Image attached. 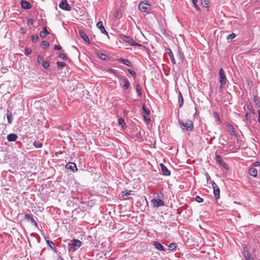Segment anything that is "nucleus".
Returning a JSON list of instances; mask_svg holds the SVG:
<instances>
[{
    "instance_id": "1",
    "label": "nucleus",
    "mask_w": 260,
    "mask_h": 260,
    "mask_svg": "<svg viewBox=\"0 0 260 260\" xmlns=\"http://www.w3.org/2000/svg\"><path fill=\"white\" fill-rule=\"evenodd\" d=\"M178 122L182 131L186 132H191L193 131L194 125L191 120H187L185 122H184L183 120L179 119Z\"/></svg>"
},
{
    "instance_id": "2",
    "label": "nucleus",
    "mask_w": 260,
    "mask_h": 260,
    "mask_svg": "<svg viewBox=\"0 0 260 260\" xmlns=\"http://www.w3.org/2000/svg\"><path fill=\"white\" fill-rule=\"evenodd\" d=\"M219 82L220 83V88L223 90L228 82V79L222 68H220L219 71Z\"/></svg>"
},
{
    "instance_id": "3",
    "label": "nucleus",
    "mask_w": 260,
    "mask_h": 260,
    "mask_svg": "<svg viewBox=\"0 0 260 260\" xmlns=\"http://www.w3.org/2000/svg\"><path fill=\"white\" fill-rule=\"evenodd\" d=\"M119 37L124 42L128 43L131 46L139 47L142 46L141 44L136 42L132 38L128 36L123 34H119Z\"/></svg>"
},
{
    "instance_id": "4",
    "label": "nucleus",
    "mask_w": 260,
    "mask_h": 260,
    "mask_svg": "<svg viewBox=\"0 0 260 260\" xmlns=\"http://www.w3.org/2000/svg\"><path fill=\"white\" fill-rule=\"evenodd\" d=\"M82 244V242L77 239H73L68 244V249L69 251H74L79 248Z\"/></svg>"
},
{
    "instance_id": "5",
    "label": "nucleus",
    "mask_w": 260,
    "mask_h": 260,
    "mask_svg": "<svg viewBox=\"0 0 260 260\" xmlns=\"http://www.w3.org/2000/svg\"><path fill=\"white\" fill-rule=\"evenodd\" d=\"M139 9L142 12L149 13L151 10V5L149 3L142 2L139 5Z\"/></svg>"
},
{
    "instance_id": "6",
    "label": "nucleus",
    "mask_w": 260,
    "mask_h": 260,
    "mask_svg": "<svg viewBox=\"0 0 260 260\" xmlns=\"http://www.w3.org/2000/svg\"><path fill=\"white\" fill-rule=\"evenodd\" d=\"M212 186L213 188V193L216 200L220 198V189L217 185L214 182H212Z\"/></svg>"
},
{
    "instance_id": "7",
    "label": "nucleus",
    "mask_w": 260,
    "mask_h": 260,
    "mask_svg": "<svg viewBox=\"0 0 260 260\" xmlns=\"http://www.w3.org/2000/svg\"><path fill=\"white\" fill-rule=\"evenodd\" d=\"M59 7L65 11H70L71 10V7L68 3L67 0H61L59 4Z\"/></svg>"
},
{
    "instance_id": "8",
    "label": "nucleus",
    "mask_w": 260,
    "mask_h": 260,
    "mask_svg": "<svg viewBox=\"0 0 260 260\" xmlns=\"http://www.w3.org/2000/svg\"><path fill=\"white\" fill-rule=\"evenodd\" d=\"M151 203L155 208L163 206L165 205L164 202L161 199H153L151 200Z\"/></svg>"
},
{
    "instance_id": "9",
    "label": "nucleus",
    "mask_w": 260,
    "mask_h": 260,
    "mask_svg": "<svg viewBox=\"0 0 260 260\" xmlns=\"http://www.w3.org/2000/svg\"><path fill=\"white\" fill-rule=\"evenodd\" d=\"M66 168L73 171V172L77 171L78 170L76 165L75 163L73 162L67 164L66 166Z\"/></svg>"
},
{
    "instance_id": "10",
    "label": "nucleus",
    "mask_w": 260,
    "mask_h": 260,
    "mask_svg": "<svg viewBox=\"0 0 260 260\" xmlns=\"http://www.w3.org/2000/svg\"><path fill=\"white\" fill-rule=\"evenodd\" d=\"M25 218L31 222L36 227H38V224L34 217L29 214L26 213L25 214Z\"/></svg>"
},
{
    "instance_id": "11",
    "label": "nucleus",
    "mask_w": 260,
    "mask_h": 260,
    "mask_svg": "<svg viewBox=\"0 0 260 260\" xmlns=\"http://www.w3.org/2000/svg\"><path fill=\"white\" fill-rule=\"evenodd\" d=\"M96 26L100 29V30L102 34L108 35V32L105 29V28L103 25V23L102 21H100V22H98L96 24Z\"/></svg>"
},
{
    "instance_id": "12",
    "label": "nucleus",
    "mask_w": 260,
    "mask_h": 260,
    "mask_svg": "<svg viewBox=\"0 0 260 260\" xmlns=\"http://www.w3.org/2000/svg\"><path fill=\"white\" fill-rule=\"evenodd\" d=\"M160 165L163 175L165 176L170 175V171L167 168V167L162 164H160Z\"/></svg>"
},
{
    "instance_id": "13",
    "label": "nucleus",
    "mask_w": 260,
    "mask_h": 260,
    "mask_svg": "<svg viewBox=\"0 0 260 260\" xmlns=\"http://www.w3.org/2000/svg\"><path fill=\"white\" fill-rule=\"evenodd\" d=\"M154 247L157 250L161 251H165V248L159 242L154 241L153 244Z\"/></svg>"
},
{
    "instance_id": "14",
    "label": "nucleus",
    "mask_w": 260,
    "mask_h": 260,
    "mask_svg": "<svg viewBox=\"0 0 260 260\" xmlns=\"http://www.w3.org/2000/svg\"><path fill=\"white\" fill-rule=\"evenodd\" d=\"M7 138L9 142H14L18 138V136L15 134H10L7 135Z\"/></svg>"
},
{
    "instance_id": "15",
    "label": "nucleus",
    "mask_w": 260,
    "mask_h": 260,
    "mask_svg": "<svg viewBox=\"0 0 260 260\" xmlns=\"http://www.w3.org/2000/svg\"><path fill=\"white\" fill-rule=\"evenodd\" d=\"M21 7L25 9H29L31 8V4L25 0H22L21 2Z\"/></svg>"
},
{
    "instance_id": "16",
    "label": "nucleus",
    "mask_w": 260,
    "mask_h": 260,
    "mask_svg": "<svg viewBox=\"0 0 260 260\" xmlns=\"http://www.w3.org/2000/svg\"><path fill=\"white\" fill-rule=\"evenodd\" d=\"M48 34H49V32L47 30V27L44 26L43 29L40 31V36L42 38L44 39Z\"/></svg>"
},
{
    "instance_id": "17",
    "label": "nucleus",
    "mask_w": 260,
    "mask_h": 260,
    "mask_svg": "<svg viewBox=\"0 0 260 260\" xmlns=\"http://www.w3.org/2000/svg\"><path fill=\"white\" fill-rule=\"evenodd\" d=\"M117 60L119 62L122 63L123 64H125V66H126L127 67H132L131 63L127 59H123V58H118L117 59Z\"/></svg>"
},
{
    "instance_id": "18",
    "label": "nucleus",
    "mask_w": 260,
    "mask_h": 260,
    "mask_svg": "<svg viewBox=\"0 0 260 260\" xmlns=\"http://www.w3.org/2000/svg\"><path fill=\"white\" fill-rule=\"evenodd\" d=\"M249 174L254 177L257 176V170L254 167H251L248 170Z\"/></svg>"
},
{
    "instance_id": "19",
    "label": "nucleus",
    "mask_w": 260,
    "mask_h": 260,
    "mask_svg": "<svg viewBox=\"0 0 260 260\" xmlns=\"http://www.w3.org/2000/svg\"><path fill=\"white\" fill-rule=\"evenodd\" d=\"M80 36H81V38L83 39V40L85 42H86L87 43H90V41H89V39L88 36L85 33V32L84 31H80Z\"/></svg>"
},
{
    "instance_id": "20",
    "label": "nucleus",
    "mask_w": 260,
    "mask_h": 260,
    "mask_svg": "<svg viewBox=\"0 0 260 260\" xmlns=\"http://www.w3.org/2000/svg\"><path fill=\"white\" fill-rule=\"evenodd\" d=\"M123 81L124 82V84L122 86V89L125 90L129 87L130 82L127 79L125 78L123 79Z\"/></svg>"
},
{
    "instance_id": "21",
    "label": "nucleus",
    "mask_w": 260,
    "mask_h": 260,
    "mask_svg": "<svg viewBox=\"0 0 260 260\" xmlns=\"http://www.w3.org/2000/svg\"><path fill=\"white\" fill-rule=\"evenodd\" d=\"M7 117L8 123L11 124L13 121V115L12 112H10L9 110L7 111Z\"/></svg>"
},
{
    "instance_id": "22",
    "label": "nucleus",
    "mask_w": 260,
    "mask_h": 260,
    "mask_svg": "<svg viewBox=\"0 0 260 260\" xmlns=\"http://www.w3.org/2000/svg\"><path fill=\"white\" fill-rule=\"evenodd\" d=\"M227 126L229 128V131L231 133V134L232 136H235L236 135V132L234 129V127L233 125H231L230 124L228 123L227 124Z\"/></svg>"
},
{
    "instance_id": "23",
    "label": "nucleus",
    "mask_w": 260,
    "mask_h": 260,
    "mask_svg": "<svg viewBox=\"0 0 260 260\" xmlns=\"http://www.w3.org/2000/svg\"><path fill=\"white\" fill-rule=\"evenodd\" d=\"M98 56L101 59L104 60H108L109 57L104 53H97Z\"/></svg>"
},
{
    "instance_id": "24",
    "label": "nucleus",
    "mask_w": 260,
    "mask_h": 260,
    "mask_svg": "<svg viewBox=\"0 0 260 260\" xmlns=\"http://www.w3.org/2000/svg\"><path fill=\"white\" fill-rule=\"evenodd\" d=\"M142 110H143V115H149L150 111L148 109L145 104H142Z\"/></svg>"
},
{
    "instance_id": "25",
    "label": "nucleus",
    "mask_w": 260,
    "mask_h": 260,
    "mask_svg": "<svg viewBox=\"0 0 260 260\" xmlns=\"http://www.w3.org/2000/svg\"><path fill=\"white\" fill-rule=\"evenodd\" d=\"M179 98H178V102H179V107L181 108L183 104V96H182V95L181 92H179Z\"/></svg>"
},
{
    "instance_id": "26",
    "label": "nucleus",
    "mask_w": 260,
    "mask_h": 260,
    "mask_svg": "<svg viewBox=\"0 0 260 260\" xmlns=\"http://www.w3.org/2000/svg\"><path fill=\"white\" fill-rule=\"evenodd\" d=\"M245 258L246 260H254L252 257L251 253L248 251L246 252V253L245 254Z\"/></svg>"
},
{
    "instance_id": "27",
    "label": "nucleus",
    "mask_w": 260,
    "mask_h": 260,
    "mask_svg": "<svg viewBox=\"0 0 260 260\" xmlns=\"http://www.w3.org/2000/svg\"><path fill=\"white\" fill-rule=\"evenodd\" d=\"M135 138L137 140H139L140 141L143 140L142 137L141 136V134L140 132H138L135 135Z\"/></svg>"
},
{
    "instance_id": "28",
    "label": "nucleus",
    "mask_w": 260,
    "mask_h": 260,
    "mask_svg": "<svg viewBox=\"0 0 260 260\" xmlns=\"http://www.w3.org/2000/svg\"><path fill=\"white\" fill-rule=\"evenodd\" d=\"M215 160L218 162L219 165H221L223 162V160L222 158V157L219 155H217L215 156Z\"/></svg>"
},
{
    "instance_id": "29",
    "label": "nucleus",
    "mask_w": 260,
    "mask_h": 260,
    "mask_svg": "<svg viewBox=\"0 0 260 260\" xmlns=\"http://www.w3.org/2000/svg\"><path fill=\"white\" fill-rule=\"evenodd\" d=\"M34 145L36 148H40L42 147V143L39 141H35Z\"/></svg>"
},
{
    "instance_id": "30",
    "label": "nucleus",
    "mask_w": 260,
    "mask_h": 260,
    "mask_svg": "<svg viewBox=\"0 0 260 260\" xmlns=\"http://www.w3.org/2000/svg\"><path fill=\"white\" fill-rule=\"evenodd\" d=\"M201 2L203 7L206 8H209V0H201Z\"/></svg>"
},
{
    "instance_id": "31",
    "label": "nucleus",
    "mask_w": 260,
    "mask_h": 260,
    "mask_svg": "<svg viewBox=\"0 0 260 260\" xmlns=\"http://www.w3.org/2000/svg\"><path fill=\"white\" fill-rule=\"evenodd\" d=\"M198 0H192V3L193 5V6L196 9V10L198 11H200L201 10V8L200 7L197 5Z\"/></svg>"
},
{
    "instance_id": "32",
    "label": "nucleus",
    "mask_w": 260,
    "mask_h": 260,
    "mask_svg": "<svg viewBox=\"0 0 260 260\" xmlns=\"http://www.w3.org/2000/svg\"><path fill=\"white\" fill-rule=\"evenodd\" d=\"M41 45L43 47V48L46 49L49 47V43L46 41H43L41 42Z\"/></svg>"
},
{
    "instance_id": "33",
    "label": "nucleus",
    "mask_w": 260,
    "mask_h": 260,
    "mask_svg": "<svg viewBox=\"0 0 260 260\" xmlns=\"http://www.w3.org/2000/svg\"><path fill=\"white\" fill-rule=\"evenodd\" d=\"M38 63L40 64H42L44 62V57L42 56L39 55L37 58Z\"/></svg>"
},
{
    "instance_id": "34",
    "label": "nucleus",
    "mask_w": 260,
    "mask_h": 260,
    "mask_svg": "<svg viewBox=\"0 0 260 260\" xmlns=\"http://www.w3.org/2000/svg\"><path fill=\"white\" fill-rule=\"evenodd\" d=\"M42 66L45 68V69H48L50 67V63L48 61H45L43 62V63L42 64Z\"/></svg>"
},
{
    "instance_id": "35",
    "label": "nucleus",
    "mask_w": 260,
    "mask_h": 260,
    "mask_svg": "<svg viewBox=\"0 0 260 260\" xmlns=\"http://www.w3.org/2000/svg\"><path fill=\"white\" fill-rule=\"evenodd\" d=\"M213 116L216 121H220V116L217 112H214L213 113Z\"/></svg>"
},
{
    "instance_id": "36",
    "label": "nucleus",
    "mask_w": 260,
    "mask_h": 260,
    "mask_svg": "<svg viewBox=\"0 0 260 260\" xmlns=\"http://www.w3.org/2000/svg\"><path fill=\"white\" fill-rule=\"evenodd\" d=\"M132 191L131 190H125L122 192V196L124 197L125 196H128L131 194Z\"/></svg>"
},
{
    "instance_id": "37",
    "label": "nucleus",
    "mask_w": 260,
    "mask_h": 260,
    "mask_svg": "<svg viewBox=\"0 0 260 260\" xmlns=\"http://www.w3.org/2000/svg\"><path fill=\"white\" fill-rule=\"evenodd\" d=\"M31 39L32 42L34 43H36L39 39V37L37 35L35 34L31 36Z\"/></svg>"
},
{
    "instance_id": "38",
    "label": "nucleus",
    "mask_w": 260,
    "mask_h": 260,
    "mask_svg": "<svg viewBox=\"0 0 260 260\" xmlns=\"http://www.w3.org/2000/svg\"><path fill=\"white\" fill-rule=\"evenodd\" d=\"M118 124L121 125L122 127L125 125L124 120L123 118H120L118 119Z\"/></svg>"
},
{
    "instance_id": "39",
    "label": "nucleus",
    "mask_w": 260,
    "mask_h": 260,
    "mask_svg": "<svg viewBox=\"0 0 260 260\" xmlns=\"http://www.w3.org/2000/svg\"><path fill=\"white\" fill-rule=\"evenodd\" d=\"M59 57L61 58V59L67 60L68 59V57L67 56V55L63 53L60 52L59 54Z\"/></svg>"
},
{
    "instance_id": "40",
    "label": "nucleus",
    "mask_w": 260,
    "mask_h": 260,
    "mask_svg": "<svg viewBox=\"0 0 260 260\" xmlns=\"http://www.w3.org/2000/svg\"><path fill=\"white\" fill-rule=\"evenodd\" d=\"M143 117L145 121L147 122V123H149L151 121L150 118L149 117V115H143Z\"/></svg>"
},
{
    "instance_id": "41",
    "label": "nucleus",
    "mask_w": 260,
    "mask_h": 260,
    "mask_svg": "<svg viewBox=\"0 0 260 260\" xmlns=\"http://www.w3.org/2000/svg\"><path fill=\"white\" fill-rule=\"evenodd\" d=\"M168 55L170 56V58L171 59V62L173 64H175L176 63V60L175 59V58H174V56L173 52H172L171 53H169Z\"/></svg>"
},
{
    "instance_id": "42",
    "label": "nucleus",
    "mask_w": 260,
    "mask_h": 260,
    "mask_svg": "<svg viewBox=\"0 0 260 260\" xmlns=\"http://www.w3.org/2000/svg\"><path fill=\"white\" fill-rule=\"evenodd\" d=\"M48 245L51 247L52 249H55V247L54 245V243L52 241L49 240H46Z\"/></svg>"
},
{
    "instance_id": "43",
    "label": "nucleus",
    "mask_w": 260,
    "mask_h": 260,
    "mask_svg": "<svg viewBox=\"0 0 260 260\" xmlns=\"http://www.w3.org/2000/svg\"><path fill=\"white\" fill-rule=\"evenodd\" d=\"M194 200L196 202L198 203H202L204 201L203 199L200 197L199 196H196Z\"/></svg>"
},
{
    "instance_id": "44",
    "label": "nucleus",
    "mask_w": 260,
    "mask_h": 260,
    "mask_svg": "<svg viewBox=\"0 0 260 260\" xmlns=\"http://www.w3.org/2000/svg\"><path fill=\"white\" fill-rule=\"evenodd\" d=\"M169 249L171 250H173L176 248V245L175 243H172L168 245Z\"/></svg>"
},
{
    "instance_id": "45",
    "label": "nucleus",
    "mask_w": 260,
    "mask_h": 260,
    "mask_svg": "<svg viewBox=\"0 0 260 260\" xmlns=\"http://www.w3.org/2000/svg\"><path fill=\"white\" fill-rule=\"evenodd\" d=\"M31 52V49L29 48H25L24 49V53L26 55H29Z\"/></svg>"
},
{
    "instance_id": "46",
    "label": "nucleus",
    "mask_w": 260,
    "mask_h": 260,
    "mask_svg": "<svg viewBox=\"0 0 260 260\" xmlns=\"http://www.w3.org/2000/svg\"><path fill=\"white\" fill-rule=\"evenodd\" d=\"M56 64H57V65L58 68L63 67H65L66 66V63L65 62H61V61H57L56 62Z\"/></svg>"
},
{
    "instance_id": "47",
    "label": "nucleus",
    "mask_w": 260,
    "mask_h": 260,
    "mask_svg": "<svg viewBox=\"0 0 260 260\" xmlns=\"http://www.w3.org/2000/svg\"><path fill=\"white\" fill-rule=\"evenodd\" d=\"M236 34H234V33H232V34H230V35H229L226 37V39H227L228 40H230V39L232 40V39H233L235 38L236 37Z\"/></svg>"
},
{
    "instance_id": "48",
    "label": "nucleus",
    "mask_w": 260,
    "mask_h": 260,
    "mask_svg": "<svg viewBox=\"0 0 260 260\" xmlns=\"http://www.w3.org/2000/svg\"><path fill=\"white\" fill-rule=\"evenodd\" d=\"M136 90H137V92L138 93L139 96H140L141 95V88L139 85H137V86H136Z\"/></svg>"
},
{
    "instance_id": "49",
    "label": "nucleus",
    "mask_w": 260,
    "mask_h": 260,
    "mask_svg": "<svg viewBox=\"0 0 260 260\" xmlns=\"http://www.w3.org/2000/svg\"><path fill=\"white\" fill-rule=\"evenodd\" d=\"M220 165L226 170L229 169V166L228 165V164L225 163L224 161Z\"/></svg>"
},
{
    "instance_id": "50",
    "label": "nucleus",
    "mask_w": 260,
    "mask_h": 260,
    "mask_svg": "<svg viewBox=\"0 0 260 260\" xmlns=\"http://www.w3.org/2000/svg\"><path fill=\"white\" fill-rule=\"evenodd\" d=\"M127 71L129 74H131L132 76L135 77L136 73L134 71L131 70V69H128Z\"/></svg>"
},
{
    "instance_id": "51",
    "label": "nucleus",
    "mask_w": 260,
    "mask_h": 260,
    "mask_svg": "<svg viewBox=\"0 0 260 260\" xmlns=\"http://www.w3.org/2000/svg\"><path fill=\"white\" fill-rule=\"evenodd\" d=\"M34 23V20L32 18H29L27 20V23L30 24H33Z\"/></svg>"
},
{
    "instance_id": "52",
    "label": "nucleus",
    "mask_w": 260,
    "mask_h": 260,
    "mask_svg": "<svg viewBox=\"0 0 260 260\" xmlns=\"http://www.w3.org/2000/svg\"><path fill=\"white\" fill-rule=\"evenodd\" d=\"M54 50H60L61 49V47L59 45H55L54 47Z\"/></svg>"
},
{
    "instance_id": "53",
    "label": "nucleus",
    "mask_w": 260,
    "mask_h": 260,
    "mask_svg": "<svg viewBox=\"0 0 260 260\" xmlns=\"http://www.w3.org/2000/svg\"><path fill=\"white\" fill-rule=\"evenodd\" d=\"M245 118L246 120H248L250 118V114L249 113H246L245 114Z\"/></svg>"
},
{
    "instance_id": "54",
    "label": "nucleus",
    "mask_w": 260,
    "mask_h": 260,
    "mask_svg": "<svg viewBox=\"0 0 260 260\" xmlns=\"http://www.w3.org/2000/svg\"><path fill=\"white\" fill-rule=\"evenodd\" d=\"M247 108L249 111H250L253 113L254 110H253L251 105H247Z\"/></svg>"
},
{
    "instance_id": "55",
    "label": "nucleus",
    "mask_w": 260,
    "mask_h": 260,
    "mask_svg": "<svg viewBox=\"0 0 260 260\" xmlns=\"http://www.w3.org/2000/svg\"><path fill=\"white\" fill-rule=\"evenodd\" d=\"M253 166L254 167H258V166H260V161H255L254 164H253Z\"/></svg>"
},
{
    "instance_id": "56",
    "label": "nucleus",
    "mask_w": 260,
    "mask_h": 260,
    "mask_svg": "<svg viewBox=\"0 0 260 260\" xmlns=\"http://www.w3.org/2000/svg\"><path fill=\"white\" fill-rule=\"evenodd\" d=\"M20 31L23 34H25L26 32V29L24 28H21Z\"/></svg>"
},
{
    "instance_id": "57",
    "label": "nucleus",
    "mask_w": 260,
    "mask_h": 260,
    "mask_svg": "<svg viewBox=\"0 0 260 260\" xmlns=\"http://www.w3.org/2000/svg\"><path fill=\"white\" fill-rule=\"evenodd\" d=\"M166 53H168V54H169V53H172V50H171V49H170V48H167V49H166Z\"/></svg>"
},
{
    "instance_id": "58",
    "label": "nucleus",
    "mask_w": 260,
    "mask_h": 260,
    "mask_svg": "<svg viewBox=\"0 0 260 260\" xmlns=\"http://www.w3.org/2000/svg\"><path fill=\"white\" fill-rule=\"evenodd\" d=\"M258 122L260 123V110H258Z\"/></svg>"
},
{
    "instance_id": "59",
    "label": "nucleus",
    "mask_w": 260,
    "mask_h": 260,
    "mask_svg": "<svg viewBox=\"0 0 260 260\" xmlns=\"http://www.w3.org/2000/svg\"><path fill=\"white\" fill-rule=\"evenodd\" d=\"M206 178H207V180H208L210 178L209 175L208 173H206Z\"/></svg>"
},
{
    "instance_id": "60",
    "label": "nucleus",
    "mask_w": 260,
    "mask_h": 260,
    "mask_svg": "<svg viewBox=\"0 0 260 260\" xmlns=\"http://www.w3.org/2000/svg\"><path fill=\"white\" fill-rule=\"evenodd\" d=\"M254 102L255 103H256V104H257V102L258 101V100L256 99V98L255 96H254Z\"/></svg>"
},
{
    "instance_id": "61",
    "label": "nucleus",
    "mask_w": 260,
    "mask_h": 260,
    "mask_svg": "<svg viewBox=\"0 0 260 260\" xmlns=\"http://www.w3.org/2000/svg\"><path fill=\"white\" fill-rule=\"evenodd\" d=\"M109 71H110L112 73H115V70L114 69H109Z\"/></svg>"
},
{
    "instance_id": "62",
    "label": "nucleus",
    "mask_w": 260,
    "mask_h": 260,
    "mask_svg": "<svg viewBox=\"0 0 260 260\" xmlns=\"http://www.w3.org/2000/svg\"><path fill=\"white\" fill-rule=\"evenodd\" d=\"M56 260H63L60 256H58Z\"/></svg>"
}]
</instances>
